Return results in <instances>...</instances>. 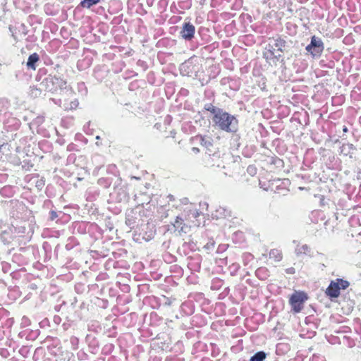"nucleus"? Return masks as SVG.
Wrapping results in <instances>:
<instances>
[{
  "label": "nucleus",
  "instance_id": "f257e3e1",
  "mask_svg": "<svg viewBox=\"0 0 361 361\" xmlns=\"http://www.w3.org/2000/svg\"><path fill=\"white\" fill-rule=\"evenodd\" d=\"M212 120L215 125L224 131L234 133L238 130V122L236 118L223 110L217 111Z\"/></svg>",
  "mask_w": 361,
  "mask_h": 361
},
{
  "label": "nucleus",
  "instance_id": "f03ea898",
  "mask_svg": "<svg viewBox=\"0 0 361 361\" xmlns=\"http://www.w3.org/2000/svg\"><path fill=\"white\" fill-rule=\"evenodd\" d=\"M181 216L191 227L200 226V222L198 220V217L200 216V213L195 204L192 203L186 204Z\"/></svg>",
  "mask_w": 361,
  "mask_h": 361
},
{
  "label": "nucleus",
  "instance_id": "7ed1b4c3",
  "mask_svg": "<svg viewBox=\"0 0 361 361\" xmlns=\"http://www.w3.org/2000/svg\"><path fill=\"white\" fill-rule=\"evenodd\" d=\"M46 90L51 92H57L66 87V82L60 78L49 75L41 83Z\"/></svg>",
  "mask_w": 361,
  "mask_h": 361
},
{
  "label": "nucleus",
  "instance_id": "20e7f679",
  "mask_svg": "<svg viewBox=\"0 0 361 361\" xmlns=\"http://www.w3.org/2000/svg\"><path fill=\"white\" fill-rule=\"evenodd\" d=\"M286 45V42L281 37L269 39V50L275 57H280Z\"/></svg>",
  "mask_w": 361,
  "mask_h": 361
},
{
  "label": "nucleus",
  "instance_id": "39448f33",
  "mask_svg": "<svg viewBox=\"0 0 361 361\" xmlns=\"http://www.w3.org/2000/svg\"><path fill=\"white\" fill-rule=\"evenodd\" d=\"M307 300V296L304 293L295 292L290 298V303L295 312H299L303 307V303Z\"/></svg>",
  "mask_w": 361,
  "mask_h": 361
},
{
  "label": "nucleus",
  "instance_id": "423d86ee",
  "mask_svg": "<svg viewBox=\"0 0 361 361\" xmlns=\"http://www.w3.org/2000/svg\"><path fill=\"white\" fill-rule=\"evenodd\" d=\"M324 49L323 42L315 36L312 37L311 42L307 46L306 50L314 56H319Z\"/></svg>",
  "mask_w": 361,
  "mask_h": 361
},
{
  "label": "nucleus",
  "instance_id": "0eeeda50",
  "mask_svg": "<svg viewBox=\"0 0 361 361\" xmlns=\"http://www.w3.org/2000/svg\"><path fill=\"white\" fill-rule=\"evenodd\" d=\"M173 226L176 230L178 231V232L186 233L189 231V229L191 228L190 224L185 221L184 218L180 215L176 217V219L173 224Z\"/></svg>",
  "mask_w": 361,
  "mask_h": 361
},
{
  "label": "nucleus",
  "instance_id": "6e6552de",
  "mask_svg": "<svg viewBox=\"0 0 361 361\" xmlns=\"http://www.w3.org/2000/svg\"><path fill=\"white\" fill-rule=\"evenodd\" d=\"M195 26L190 23H184L183 29L180 32L181 36L186 40H190L195 34Z\"/></svg>",
  "mask_w": 361,
  "mask_h": 361
},
{
  "label": "nucleus",
  "instance_id": "1a4fd4ad",
  "mask_svg": "<svg viewBox=\"0 0 361 361\" xmlns=\"http://www.w3.org/2000/svg\"><path fill=\"white\" fill-rule=\"evenodd\" d=\"M326 294L331 298H337L340 294V288L336 281H331L326 290Z\"/></svg>",
  "mask_w": 361,
  "mask_h": 361
},
{
  "label": "nucleus",
  "instance_id": "9d476101",
  "mask_svg": "<svg viewBox=\"0 0 361 361\" xmlns=\"http://www.w3.org/2000/svg\"><path fill=\"white\" fill-rule=\"evenodd\" d=\"M311 248L306 244L298 245L295 248V254L299 256L301 255H310Z\"/></svg>",
  "mask_w": 361,
  "mask_h": 361
},
{
  "label": "nucleus",
  "instance_id": "9b49d317",
  "mask_svg": "<svg viewBox=\"0 0 361 361\" xmlns=\"http://www.w3.org/2000/svg\"><path fill=\"white\" fill-rule=\"evenodd\" d=\"M39 60V57L37 54L34 53L28 57L27 61V66L32 70L36 69L35 63Z\"/></svg>",
  "mask_w": 361,
  "mask_h": 361
},
{
  "label": "nucleus",
  "instance_id": "f8f14e48",
  "mask_svg": "<svg viewBox=\"0 0 361 361\" xmlns=\"http://www.w3.org/2000/svg\"><path fill=\"white\" fill-rule=\"evenodd\" d=\"M269 256V259H273L276 262H280L282 259V253L279 250L277 249L271 250Z\"/></svg>",
  "mask_w": 361,
  "mask_h": 361
},
{
  "label": "nucleus",
  "instance_id": "ddd939ff",
  "mask_svg": "<svg viewBox=\"0 0 361 361\" xmlns=\"http://www.w3.org/2000/svg\"><path fill=\"white\" fill-rule=\"evenodd\" d=\"M200 143L202 146L209 149V147L212 146V140L209 137H200Z\"/></svg>",
  "mask_w": 361,
  "mask_h": 361
},
{
  "label": "nucleus",
  "instance_id": "4468645a",
  "mask_svg": "<svg viewBox=\"0 0 361 361\" xmlns=\"http://www.w3.org/2000/svg\"><path fill=\"white\" fill-rule=\"evenodd\" d=\"M266 358V353L263 351H259L251 357L250 361H263Z\"/></svg>",
  "mask_w": 361,
  "mask_h": 361
},
{
  "label": "nucleus",
  "instance_id": "2eb2a0df",
  "mask_svg": "<svg viewBox=\"0 0 361 361\" xmlns=\"http://www.w3.org/2000/svg\"><path fill=\"white\" fill-rule=\"evenodd\" d=\"M100 0H83L81 5L83 7L90 8L92 5L97 4Z\"/></svg>",
  "mask_w": 361,
  "mask_h": 361
},
{
  "label": "nucleus",
  "instance_id": "dca6fc26",
  "mask_svg": "<svg viewBox=\"0 0 361 361\" xmlns=\"http://www.w3.org/2000/svg\"><path fill=\"white\" fill-rule=\"evenodd\" d=\"M336 282L338 287L340 288V289H345L348 288L349 286V283L347 281L343 279H337Z\"/></svg>",
  "mask_w": 361,
  "mask_h": 361
},
{
  "label": "nucleus",
  "instance_id": "f3484780",
  "mask_svg": "<svg viewBox=\"0 0 361 361\" xmlns=\"http://www.w3.org/2000/svg\"><path fill=\"white\" fill-rule=\"evenodd\" d=\"M207 110L209 111L210 112H212L214 116H215L216 114V112L217 111H222V109H218V108H216L215 106H209Z\"/></svg>",
  "mask_w": 361,
  "mask_h": 361
},
{
  "label": "nucleus",
  "instance_id": "a211bd4d",
  "mask_svg": "<svg viewBox=\"0 0 361 361\" xmlns=\"http://www.w3.org/2000/svg\"><path fill=\"white\" fill-rule=\"evenodd\" d=\"M247 171H248V173H255V168H253V167L249 166V167L247 168Z\"/></svg>",
  "mask_w": 361,
  "mask_h": 361
},
{
  "label": "nucleus",
  "instance_id": "6ab92c4d",
  "mask_svg": "<svg viewBox=\"0 0 361 361\" xmlns=\"http://www.w3.org/2000/svg\"><path fill=\"white\" fill-rule=\"evenodd\" d=\"M287 272H288V274H293V273H294V269H293V268L288 269L287 270Z\"/></svg>",
  "mask_w": 361,
  "mask_h": 361
},
{
  "label": "nucleus",
  "instance_id": "aec40b11",
  "mask_svg": "<svg viewBox=\"0 0 361 361\" xmlns=\"http://www.w3.org/2000/svg\"><path fill=\"white\" fill-rule=\"evenodd\" d=\"M56 216V212H51V219H54Z\"/></svg>",
  "mask_w": 361,
  "mask_h": 361
},
{
  "label": "nucleus",
  "instance_id": "412c9836",
  "mask_svg": "<svg viewBox=\"0 0 361 361\" xmlns=\"http://www.w3.org/2000/svg\"><path fill=\"white\" fill-rule=\"evenodd\" d=\"M343 130V132L346 133L348 131L347 127L344 126Z\"/></svg>",
  "mask_w": 361,
  "mask_h": 361
},
{
  "label": "nucleus",
  "instance_id": "4be33fe9",
  "mask_svg": "<svg viewBox=\"0 0 361 361\" xmlns=\"http://www.w3.org/2000/svg\"><path fill=\"white\" fill-rule=\"evenodd\" d=\"M262 271V269H259L257 271V274H259Z\"/></svg>",
  "mask_w": 361,
  "mask_h": 361
},
{
  "label": "nucleus",
  "instance_id": "5701e85b",
  "mask_svg": "<svg viewBox=\"0 0 361 361\" xmlns=\"http://www.w3.org/2000/svg\"><path fill=\"white\" fill-rule=\"evenodd\" d=\"M193 150L198 151V149L197 148H193Z\"/></svg>",
  "mask_w": 361,
  "mask_h": 361
}]
</instances>
